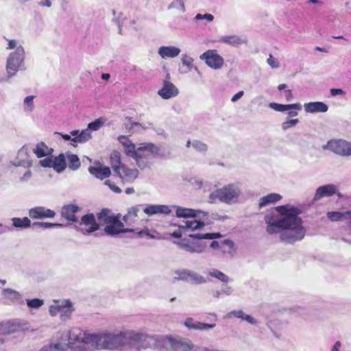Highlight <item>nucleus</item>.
<instances>
[{"instance_id":"obj_1","label":"nucleus","mask_w":351,"mask_h":351,"mask_svg":"<svg viewBox=\"0 0 351 351\" xmlns=\"http://www.w3.org/2000/svg\"><path fill=\"white\" fill-rule=\"evenodd\" d=\"M70 342L75 348H68L67 351H86L89 346L97 349L119 350L120 351H140L150 343L152 337L133 330L119 334H86L78 328L69 332Z\"/></svg>"},{"instance_id":"obj_2","label":"nucleus","mask_w":351,"mask_h":351,"mask_svg":"<svg viewBox=\"0 0 351 351\" xmlns=\"http://www.w3.org/2000/svg\"><path fill=\"white\" fill-rule=\"evenodd\" d=\"M301 209L285 204L277 206L265 217L266 231L269 234H280L281 242L288 244L301 241L306 234V228L299 217Z\"/></svg>"},{"instance_id":"obj_3","label":"nucleus","mask_w":351,"mask_h":351,"mask_svg":"<svg viewBox=\"0 0 351 351\" xmlns=\"http://www.w3.org/2000/svg\"><path fill=\"white\" fill-rule=\"evenodd\" d=\"M241 194V189L238 184H229L217 189L209 194L210 203L217 200L227 204H233L238 202Z\"/></svg>"},{"instance_id":"obj_4","label":"nucleus","mask_w":351,"mask_h":351,"mask_svg":"<svg viewBox=\"0 0 351 351\" xmlns=\"http://www.w3.org/2000/svg\"><path fill=\"white\" fill-rule=\"evenodd\" d=\"M25 60V49L23 46L17 47L14 51L11 52L6 61V71L8 78L14 77L19 70H23Z\"/></svg>"},{"instance_id":"obj_5","label":"nucleus","mask_w":351,"mask_h":351,"mask_svg":"<svg viewBox=\"0 0 351 351\" xmlns=\"http://www.w3.org/2000/svg\"><path fill=\"white\" fill-rule=\"evenodd\" d=\"M161 341L162 344L168 343L170 345V351H195L194 344L191 340L180 337H156L152 340Z\"/></svg>"},{"instance_id":"obj_6","label":"nucleus","mask_w":351,"mask_h":351,"mask_svg":"<svg viewBox=\"0 0 351 351\" xmlns=\"http://www.w3.org/2000/svg\"><path fill=\"white\" fill-rule=\"evenodd\" d=\"M324 149H328L342 156H351V141L343 139H332L322 146Z\"/></svg>"},{"instance_id":"obj_7","label":"nucleus","mask_w":351,"mask_h":351,"mask_svg":"<svg viewBox=\"0 0 351 351\" xmlns=\"http://www.w3.org/2000/svg\"><path fill=\"white\" fill-rule=\"evenodd\" d=\"M99 228V223L97 222L93 213L83 215L77 226V230L84 235L90 234Z\"/></svg>"},{"instance_id":"obj_8","label":"nucleus","mask_w":351,"mask_h":351,"mask_svg":"<svg viewBox=\"0 0 351 351\" xmlns=\"http://www.w3.org/2000/svg\"><path fill=\"white\" fill-rule=\"evenodd\" d=\"M199 59L204 60L210 68L217 70L221 69L223 64V58L215 49H208L199 56Z\"/></svg>"},{"instance_id":"obj_9","label":"nucleus","mask_w":351,"mask_h":351,"mask_svg":"<svg viewBox=\"0 0 351 351\" xmlns=\"http://www.w3.org/2000/svg\"><path fill=\"white\" fill-rule=\"evenodd\" d=\"M175 243L180 248L189 253H202L206 246L205 242L191 241L187 238L182 239L180 241Z\"/></svg>"},{"instance_id":"obj_10","label":"nucleus","mask_w":351,"mask_h":351,"mask_svg":"<svg viewBox=\"0 0 351 351\" xmlns=\"http://www.w3.org/2000/svg\"><path fill=\"white\" fill-rule=\"evenodd\" d=\"M177 278L194 285H202L207 282V280L194 271L181 269L176 271Z\"/></svg>"},{"instance_id":"obj_11","label":"nucleus","mask_w":351,"mask_h":351,"mask_svg":"<svg viewBox=\"0 0 351 351\" xmlns=\"http://www.w3.org/2000/svg\"><path fill=\"white\" fill-rule=\"evenodd\" d=\"M104 232L108 236H114L120 233L133 232L131 228H124L123 223L119 220V216L104 227Z\"/></svg>"},{"instance_id":"obj_12","label":"nucleus","mask_w":351,"mask_h":351,"mask_svg":"<svg viewBox=\"0 0 351 351\" xmlns=\"http://www.w3.org/2000/svg\"><path fill=\"white\" fill-rule=\"evenodd\" d=\"M158 150L157 147L152 143H143L136 149L134 157L139 158L142 156L152 160L153 156L158 154Z\"/></svg>"},{"instance_id":"obj_13","label":"nucleus","mask_w":351,"mask_h":351,"mask_svg":"<svg viewBox=\"0 0 351 351\" xmlns=\"http://www.w3.org/2000/svg\"><path fill=\"white\" fill-rule=\"evenodd\" d=\"M2 295L5 300L4 303L7 304H24L22 295L19 291L12 289H3L2 290Z\"/></svg>"},{"instance_id":"obj_14","label":"nucleus","mask_w":351,"mask_h":351,"mask_svg":"<svg viewBox=\"0 0 351 351\" xmlns=\"http://www.w3.org/2000/svg\"><path fill=\"white\" fill-rule=\"evenodd\" d=\"M81 210L82 208L75 204H68L62 206L61 215L68 221L77 222L78 219L75 214L81 211Z\"/></svg>"},{"instance_id":"obj_15","label":"nucleus","mask_w":351,"mask_h":351,"mask_svg":"<svg viewBox=\"0 0 351 351\" xmlns=\"http://www.w3.org/2000/svg\"><path fill=\"white\" fill-rule=\"evenodd\" d=\"M56 213L43 206H37L29 209V216L32 219L53 218Z\"/></svg>"},{"instance_id":"obj_16","label":"nucleus","mask_w":351,"mask_h":351,"mask_svg":"<svg viewBox=\"0 0 351 351\" xmlns=\"http://www.w3.org/2000/svg\"><path fill=\"white\" fill-rule=\"evenodd\" d=\"M158 95L165 99H169L178 95V90L171 82L165 80L163 86L158 92Z\"/></svg>"},{"instance_id":"obj_17","label":"nucleus","mask_w":351,"mask_h":351,"mask_svg":"<svg viewBox=\"0 0 351 351\" xmlns=\"http://www.w3.org/2000/svg\"><path fill=\"white\" fill-rule=\"evenodd\" d=\"M143 212L149 216L156 214L169 215L171 213V209L167 205L147 204Z\"/></svg>"},{"instance_id":"obj_18","label":"nucleus","mask_w":351,"mask_h":351,"mask_svg":"<svg viewBox=\"0 0 351 351\" xmlns=\"http://www.w3.org/2000/svg\"><path fill=\"white\" fill-rule=\"evenodd\" d=\"M337 186L332 184L323 185L317 189L315 195L314 200L317 201L324 197H330L337 193Z\"/></svg>"},{"instance_id":"obj_19","label":"nucleus","mask_w":351,"mask_h":351,"mask_svg":"<svg viewBox=\"0 0 351 351\" xmlns=\"http://www.w3.org/2000/svg\"><path fill=\"white\" fill-rule=\"evenodd\" d=\"M171 208H176V215L177 217L189 218L196 217L197 213L202 214L204 216L207 215V213L201 210H196L191 208H182L177 206H171Z\"/></svg>"},{"instance_id":"obj_20","label":"nucleus","mask_w":351,"mask_h":351,"mask_svg":"<svg viewBox=\"0 0 351 351\" xmlns=\"http://www.w3.org/2000/svg\"><path fill=\"white\" fill-rule=\"evenodd\" d=\"M118 217L119 215H115L108 208H103L100 212L97 213V222L99 223V227L104 225L106 226Z\"/></svg>"},{"instance_id":"obj_21","label":"nucleus","mask_w":351,"mask_h":351,"mask_svg":"<svg viewBox=\"0 0 351 351\" xmlns=\"http://www.w3.org/2000/svg\"><path fill=\"white\" fill-rule=\"evenodd\" d=\"M304 108V110L308 113L326 112L328 110V106L322 101L305 103Z\"/></svg>"},{"instance_id":"obj_22","label":"nucleus","mask_w":351,"mask_h":351,"mask_svg":"<svg viewBox=\"0 0 351 351\" xmlns=\"http://www.w3.org/2000/svg\"><path fill=\"white\" fill-rule=\"evenodd\" d=\"M180 49L174 46H162L159 47L158 53L163 59L177 57L180 53Z\"/></svg>"},{"instance_id":"obj_23","label":"nucleus","mask_w":351,"mask_h":351,"mask_svg":"<svg viewBox=\"0 0 351 351\" xmlns=\"http://www.w3.org/2000/svg\"><path fill=\"white\" fill-rule=\"evenodd\" d=\"M117 175L122 180H134L138 176V171L136 169H129L125 165L121 167L119 173H117Z\"/></svg>"},{"instance_id":"obj_24","label":"nucleus","mask_w":351,"mask_h":351,"mask_svg":"<svg viewBox=\"0 0 351 351\" xmlns=\"http://www.w3.org/2000/svg\"><path fill=\"white\" fill-rule=\"evenodd\" d=\"M227 318L237 317L246 321L247 323L253 325L258 324V321L252 316L245 314L242 310H233L227 313Z\"/></svg>"},{"instance_id":"obj_25","label":"nucleus","mask_w":351,"mask_h":351,"mask_svg":"<svg viewBox=\"0 0 351 351\" xmlns=\"http://www.w3.org/2000/svg\"><path fill=\"white\" fill-rule=\"evenodd\" d=\"M88 171L91 175L100 180H104V178L109 177L111 174L109 167L101 166H90L88 167Z\"/></svg>"},{"instance_id":"obj_26","label":"nucleus","mask_w":351,"mask_h":351,"mask_svg":"<svg viewBox=\"0 0 351 351\" xmlns=\"http://www.w3.org/2000/svg\"><path fill=\"white\" fill-rule=\"evenodd\" d=\"M119 141L125 147V153L126 155L132 158L134 157L136 152L135 145L125 136H119Z\"/></svg>"},{"instance_id":"obj_27","label":"nucleus","mask_w":351,"mask_h":351,"mask_svg":"<svg viewBox=\"0 0 351 351\" xmlns=\"http://www.w3.org/2000/svg\"><path fill=\"white\" fill-rule=\"evenodd\" d=\"M269 106L278 112H285L290 110H301L302 105L300 103L292 104H280L277 103H270Z\"/></svg>"},{"instance_id":"obj_28","label":"nucleus","mask_w":351,"mask_h":351,"mask_svg":"<svg viewBox=\"0 0 351 351\" xmlns=\"http://www.w3.org/2000/svg\"><path fill=\"white\" fill-rule=\"evenodd\" d=\"M220 42L228 44L234 47H238L246 43V40L237 35H228L221 37Z\"/></svg>"},{"instance_id":"obj_29","label":"nucleus","mask_w":351,"mask_h":351,"mask_svg":"<svg viewBox=\"0 0 351 351\" xmlns=\"http://www.w3.org/2000/svg\"><path fill=\"white\" fill-rule=\"evenodd\" d=\"M66 167V156L60 154L53 158V168L57 173H62Z\"/></svg>"},{"instance_id":"obj_30","label":"nucleus","mask_w":351,"mask_h":351,"mask_svg":"<svg viewBox=\"0 0 351 351\" xmlns=\"http://www.w3.org/2000/svg\"><path fill=\"white\" fill-rule=\"evenodd\" d=\"M53 151V149L48 147L44 142L37 143L33 149L34 153L38 158H43L50 155Z\"/></svg>"},{"instance_id":"obj_31","label":"nucleus","mask_w":351,"mask_h":351,"mask_svg":"<svg viewBox=\"0 0 351 351\" xmlns=\"http://www.w3.org/2000/svg\"><path fill=\"white\" fill-rule=\"evenodd\" d=\"M327 217L332 221H337L343 219L349 220L351 226V210L344 213L338 211L328 212Z\"/></svg>"},{"instance_id":"obj_32","label":"nucleus","mask_w":351,"mask_h":351,"mask_svg":"<svg viewBox=\"0 0 351 351\" xmlns=\"http://www.w3.org/2000/svg\"><path fill=\"white\" fill-rule=\"evenodd\" d=\"M282 199V196L278 193H269L266 196L262 197L259 201V207L263 208L269 204H274Z\"/></svg>"},{"instance_id":"obj_33","label":"nucleus","mask_w":351,"mask_h":351,"mask_svg":"<svg viewBox=\"0 0 351 351\" xmlns=\"http://www.w3.org/2000/svg\"><path fill=\"white\" fill-rule=\"evenodd\" d=\"M67 160L68 167L72 171L77 170L81 166L79 157L74 154L67 152L65 155Z\"/></svg>"},{"instance_id":"obj_34","label":"nucleus","mask_w":351,"mask_h":351,"mask_svg":"<svg viewBox=\"0 0 351 351\" xmlns=\"http://www.w3.org/2000/svg\"><path fill=\"white\" fill-rule=\"evenodd\" d=\"M13 227L18 229L27 228L32 226L30 219L27 217H13L11 219Z\"/></svg>"},{"instance_id":"obj_35","label":"nucleus","mask_w":351,"mask_h":351,"mask_svg":"<svg viewBox=\"0 0 351 351\" xmlns=\"http://www.w3.org/2000/svg\"><path fill=\"white\" fill-rule=\"evenodd\" d=\"M70 342H73V341H70L69 339V343L65 348H64L62 343H56L54 345L44 346L40 351H67L68 348H75L74 345L71 344Z\"/></svg>"},{"instance_id":"obj_36","label":"nucleus","mask_w":351,"mask_h":351,"mask_svg":"<svg viewBox=\"0 0 351 351\" xmlns=\"http://www.w3.org/2000/svg\"><path fill=\"white\" fill-rule=\"evenodd\" d=\"M91 138V134L88 130H82L80 132L77 136L73 137L71 145L74 147L76 146L75 143H84Z\"/></svg>"},{"instance_id":"obj_37","label":"nucleus","mask_w":351,"mask_h":351,"mask_svg":"<svg viewBox=\"0 0 351 351\" xmlns=\"http://www.w3.org/2000/svg\"><path fill=\"white\" fill-rule=\"evenodd\" d=\"M205 226V223L200 220L193 219L191 221H185L184 226H179L180 229H191V230H195L200 229Z\"/></svg>"},{"instance_id":"obj_38","label":"nucleus","mask_w":351,"mask_h":351,"mask_svg":"<svg viewBox=\"0 0 351 351\" xmlns=\"http://www.w3.org/2000/svg\"><path fill=\"white\" fill-rule=\"evenodd\" d=\"M208 275L212 278L218 279L222 282L227 283L230 278L222 271L217 269H211L208 271Z\"/></svg>"},{"instance_id":"obj_39","label":"nucleus","mask_w":351,"mask_h":351,"mask_svg":"<svg viewBox=\"0 0 351 351\" xmlns=\"http://www.w3.org/2000/svg\"><path fill=\"white\" fill-rule=\"evenodd\" d=\"M110 162L112 168L113 169L114 171L117 173H119L121 167L123 165V164L121 163V159H120V154L119 152H113L110 156Z\"/></svg>"},{"instance_id":"obj_40","label":"nucleus","mask_w":351,"mask_h":351,"mask_svg":"<svg viewBox=\"0 0 351 351\" xmlns=\"http://www.w3.org/2000/svg\"><path fill=\"white\" fill-rule=\"evenodd\" d=\"M221 234L219 232L217 233H205V234H200V233H195V234H190L189 235V237L193 239H214L217 238L221 237Z\"/></svg>"},{"instance_id":"obj_41","label":"nucleus","mask_w":351,"mask_h":351,"mask_svg":"<svg viewBox=\"0 0 351 351\" xmlns=\"http://www.w3.org/2000/svg\"><path fill=\"white\" fill-rule=\"evenodd\" d=\"M139 212V208L136 206L131 208L128 214L125 215L123 220L128 224H131V221H134V218L137 217L138 213Z\"/></svg>"},{"instance_id":"obj_42","label":"nucleus","mask_w":351,"mask_h":351,"mask_svg":"<svg viewBox=\"0 0 351 351\" xmlns=\"http://www.w3.org/2000/svg\"><path fill=\"white\" fill-rule=\"evenodd\" d=\"M62 224L58 223H49V222H34L32 223V227L34 229L36 228H53L56 227H62Z\"/></svg>"},{"instance_id":"obj_43","label":"nucleus","mask_w":351,"mask_h":351,"mask_svg":"<svg viewBox=\"0 0 351 351\" xmlns=\"http://www.w3.org/2000/svg\"><path fill=\"white\" fill-rule=\"evenodd\" d=\"M62 307H64V311L60 313L61 317L65 316L69 317L74 311L72 307V302L69 300H65L62 303Z\"/></svg>"},{"instance_id":"obj_44","label":"nucleus","mask_w":351,"mask_h":351,"mask_svg":"<svg viewBox=\"0 0 351 351\" xmlns=\"http://www.w3.org/2000/svg\"><path fill=\"white\" fill-rule=\"evenodd\" d=\"M132 158L135 159L136 165L141 169H143L146 167H149V165L152 163L151 159L143 158L142 156L139 157V158H137V157H132Z\"/></svg>"},{"instance_id":"obj_45","label":"nucleus","mask_w":351,"mask_h":351,"mask_svg":"<svg viewBox=\"0 0 351 351\" xmlns=\"http://www.w3.org/2000/svg\"><path fill=\"white\" fill-rule=\"evenodd\" d=\"M105 119L103 118H99L95 120L93 122H90L88 125V129L93 130V131H97L104 124Z\"/></svg>"},{"instance_id":"obj_46","label":"nucleus","mask_w":351,"mask_h":351,"mask_svg":"<svg viewBox=\"0 0 351 351\" xmlns=\"http://www.w3.org/2000/svg\"><path fill=\"white\" fill-rule=\"evenodd\" d=\"M10 165L14 167H23L25 168H29L32 165V162L29 159H23L20 160H13L10 161Z\"/></svg>"},{"instance_id":"obj_47","label":"nucleus","mask_w":351,"mask_h":351,"mask_svg":"<svg viewBox=\"0 0 351 351\" xmlns=\"http://www.w3.org/2000/svg\"><path fill=\"white\" fill-rule=\"evenodd\" d=\"M181 61L182 64L186 66L189 70H191L193 68L197 69V67L193 65V59L187 54H182Z\"/></svg>"},{"instance_id":"obj_48","label":"nucleus","mask_w":351,"mask_h":351,"mask_svg":"<svg viewBox=\"0 0 351 351\" xmlns=\"http://www.w3.org/2000/svg\"><path fill=\"white\" fill-rule=\"evenodd\" d=\"M26 303H27V305L28 306V307H29V308H38L41 306H43V304H44V302L43 300L34 298V299H32V300L27 299Z\"/></svg>"},{"instance_id":"obj_49","label":"nucleus","mask_w":351,"mask_h":351,"mask_svg":"<svg viewBox=\"0 0 351 351\" xmlns=\"http://www.w3.org/2000/svg\"><path fill=\"white\" fill-rule=\"evenodd\" d=\"M34 96H27L24 99V110L26 112H32L34 109Z\"/></svg>"},{"instance_id":"obj_50","label":"nucleus","mask_w":351,"mask_h":351,"mask_svg":"<svg viewBox=\"0 0 351 351\" xmlns=\"http://www.w3.org/2000/svg\"><path fill=\"white\" fill-rule=\"evenodd\" d=\"M180 9L182 12H185L184 2L183 0H173L168 6V9Z\"/></svg>"},{"instance_id":"obj_51","label":"nucleus","mask_w":351,"mask_h":351,"mask_svg":"<svg viewBox=\"0 0 351 351\" xmlns=\"http://www.w3.org/2000/svg\"><path fill=\"white\" fill-rule=\"evenodd\" d=\"M192 146L194 147V149L200 152H206L208 149V146L206 144L197 140L192 142Z\"/></svg>"},{"instance_id":"obj_52","label":"nucleus","mask_w":351,"mask_h":351,"mask_svg":"<svg viewBox=\"0 0 351 351\" xmlns=\"http://www.w3.org/2000/svg\"><path fill=\"white\" fill-rule=\"evenodd\" d=\"M298 123L299 120L298 119L287 120L282 123V129L285 131L290 128L294 127Z\"/></svg>"},{"instance_id":"obj_53","label":"nucleus","mask_w":351,"mask_h":351,"mask_svg":"<svg viewBox=\"0 0 351 351\" xmlns=\"http://www.w3.org/2000/svg\"><path fill=\"white\" fill-rule=\"evenodd\" d=\"M63 311L64 307H62V304L51 306L49 308V313L51 316H56L58 313H62Z\"/></svg>"},{"instance_id":"obj_54","label":"nucleus","mask_w":351,"mask_h":351,"mask_svg":"<svg viewBox=\"0 0 351 351\" xmlns=\"http://www.w3.org/2000/svg\"><path fill=\"white\" fill-rule=\"evenodd\" d=\"M7 41H8V47H6V49L8 50H10V49H17V47H19L20 46H21V45H19V42L18 40H16V39H7Z\"/></svg>"},{"instance_id":"obj_55","label":"nucleus","mask_w":351,"mask_h":351,"mask_svg":"<svg viewBox=\"0 0 351 351\" xmlns=\"http://www.w3.org/2000/svg\"><path fill=\"white\" fill-rule=\"evenodd\" d=\"M132 126H136L138 128H142L143 130H147L149 128H154V124L151 122H147L146 123H141L138 122H134L131 123V128Z\"/></svg>"},{"instance_id":"obj_56","label":"nucleus","mask_w":351,"mask_h":351,"mask_svg":"<svg viewBox=\"0 0 351 351\" xmlns=\"http://www.w3.org/2000/svg\"><path fill=\"white\" fill-rule=\"evenodd\" d=\"M40 166L43 167L53 168V158L47 157L39 161Z\"/></svg>"},{"instance_id":"obj_57","label":"nucleus","mask_w":351,"mask_h":351,"mask_svg":"<svg viewBox=\"0 0 351 351\" xmlns=\"http://www.w3.org/2000/svg\"><path fill=\"white\" fill-rule=\"evenodd\" d=\"M215 326V324H204L201 322H197L196 329L200 330H208Z\"/></svg>"},{"instance_id":"obj_58","label":"nucleus","mask_w":351,"mask_h":351,"mask_svg":"<svg viewBox=\"0 0 351 351\" xmlns=\"http://www.w3.org/2000/svg\"><path fill=\"white\" fill-rule=\"evenodd\" d=\"M32 176L31 170H27L25 173L19 178V182L24 183L28 182Z\"/></svg>"},{"instance_id":"obj_59","label":"nucleus","mask_w":351,"mask_h":351,"mask_svg":"<svg viewBox=\"0 0 351 351\" xmlns=\"http://www.w3.org/2000/svg\"><path fill=\"white\" fill-rule=\"evenodd\" d=\"M267 62L268 64L271 68H278L279 67L278 61L271 55H269V57L267 58Z\"/></svg>"},{"instance_id":"obj_60","label":"nucleus","mask_w":351,"mask_h":351,"mask_svg":"<svg viewBox=\"0 0 351 351\" xmlns=\"http://www.w3.org/2000/svg\"><path fill=\"white\" fill-rule=\"evenodd\" d=\"M104 184L107 186H108L110 187V189L117 193H121V190L119 187L117 186L114 183H112L110 180H106Z\"/></svg>"},{"instance_id":"obj_61","label":"nucleus","mask_w":351,"mask_h":351,"mask_svg":"<svg viewBox=\"0 0 351 351\" xmlns=\"http://www.w3.org/2000/svg\"><path fill=\"white\" fill-rule=\"evenodd\" d=\"M233 289L227 285H223L221 288V292L223 293V295L229 296L231 295L233 293Z\"/></svg>"},{"instance_id":"obj_62","label":"nucleus","mask_w":351,"mask_h":351,"mask_svg":"<svg viewBox=\"0 0 351 351\" xmlns=\"http://www.w3.org/2000/svg\"><path fill=\"white\" fill-rule=\"evenodd\" d=\"M138 237H147L152 239L154 237L149 232L148 229L142 230L137 232Z\"/></svg>"},{"instance_id":"obj_63","label":"nucleus","mask_w":351,"mask_h":351,"mask_svg":"<svg viewBox=\"0 0 351 351\" xmlns=\"http://www.w3.org/2000/svg\"><path fill=\"white\" fill-rule=\"evenodd\" d=\"M193 319L189 318V319H187L185 322V326L186 327H188L189 328H193V329H196V327H197V323L195 324H193Z\"/></svg>"},{"instance_id":"obj_64","label":"nucleus","mask_w":351,"mask_h":351,"mask_svg":"<svg viewBox=\"0 0 351 351\" xmlns=\"http://www.w3.org/2000/svg\"><path fill=\"white\" fill-rule=\"evenodd\" d=\"M341 346V343L339 341H337L331 348V351H340Z\"/></svg>"}]
</instances>
